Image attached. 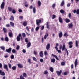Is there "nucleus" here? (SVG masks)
<instances>
[{
    "mask_svg": "<svg viewBox=\"0 0 79 79\" xmlns=\"http://www.w3.org/2000/svg\"><path fill=\"white\" fill-rule=\"evenodd\" d=\"M40 55L41 57H43L44 56V54H43V52L41 51L40 52Z\"/></svg>",
    "mask_w": 79,
    "mask_h": 79,
    "instance_id": "obj_15",
    "label": "nucleus"
},
{
    "mask_svg": "<svg viewBox=\"0 0 79 79\" xmlns=\"http://www.w3.org/2000/svg\"><path fill=\"white\" fill-rule=\"evenodd\" d=\"M68 16H69V18H71V13H69V14Z\"/></svg>",
    "mask_w": 79,
    "mask_h": 79,
    "instance_id": "obj_52",
    "label": "nucleus"
},
{
    "mask_svg": "<svg viewBox=\"0 0 79 79\" xmlns=\"http://www.w3.org/2000/svg\"><path fill=\"white\" fill-rule=\"evenodd\" d=\"M22 52L24 53H25L26 52V50H25V49H23L22 50Z\"/></svg>",
    "mask_w": 79,
    "mask_h": 79,
    "instance_id": "obj_61",
    "label": "nucleus"
},
{
    "mask_svg": "<svg viewBox=\"0 0 79 79\" xmlns=\"http://www.w3.org/2000/svg\"><path fill=\"white\" fill-rule=\"evenodd\" d=\"M56 51H57L58 52V53H61V50H58V48H56Z\"/></svg>",
    "mask_w": 79,
    "mask_h": 79,
    "instance_id": "obj_28",
    "label": "nucleus"
},
{
    "mask_svg": "<svg viewBox=\"0 0 79 79\" xmlns=\"http://www.w3.org/2000/svg\"><path fill=\"white\" fill-rule=\"evenodd\" d=\"M8 34L9 37H13V33H12V32L11 31L10 32H9Z\"/></svg>",
    "mask_w": 79,
    "mask_h": 79,
    "instance_id": "obj_12",
    "label": "nucleus"
},
{
    "mask_svg": "<svg viewBox=\"0 0 79 79\" xmlns=\"http://www.w3.org/2000/svg\"><path fill=\"white\" fill-rule=\"evenodd\" d=\"M17 65L18 67L20 68H23V65L21 64H18Z\"/></svg>",
    "mask_w": 79,
    "mask_h": 79,
    "instance_id": "obj_11",
    "label": "nucleus"
},
{
    "mask_svg": "<svg viewBox=\"0 0 79 79\" xmlns=\"http://www.w3.org/2000/svg\"><path fill=\"white\" fill-rule=\"evenodd\" d=\"M39 27H37L36 28H35V30L36 31H37L39 29Z\"/></svg>",
    "mask_w": 79,
    "mask_h": 79,
    "instance_id": "obj_51",
    "label": "nucleus"
},
{
    "mask_svg": "<svg viewBox=\"0 0 79 79\" xmlns=\"http://www.w3.org/2000/svg\"><path fill=\"white\" fill-rule=\"evenodd\" d=\"M33 60L35 61H37V59L34 57H33Z\"/></svg>",
    "mask_w": 79,
    "mask_h": 79,
    "instance_id": "obj_46",
    "label": "nucleus"
},
{
    "mask_svg": "<svg viewBox=\"0 0 79 79\" xmlns=\"http://www.w3.org/2000/svg\"><path fill=\"white\" fill-rule=\"evenodd\" d=\"M64 1L63 0L61 2L60 5L61 6H64Z\"/></svg>",
    "mask_w": 79,
    "mask_h": 79,
    "instance_id": "obj_20",
    "label": "nucleus"
},
{
    "mask_svg": "<svg viewBox=\"0 0 79 79\" xmlns=\"http://www.w3.org/2000/svg\"><path fill=\"white\" fill-rule=\"evenodd\" d=\"M73 25L72 23H69L68 25V26H69V29H70V28H71V27H73Z\"/></svg>",
    "mask_w": 79,
    "mask_h": 79,
    "instance_id": "obj_14",
    "label": "nucleus"
},
{
    "mask_svg": "<svg viewBox=\"0 0 79 79\" xmlns=\"http://www.w3.org/2000/svg\"><path fill=\"white\" fill-rule=\"evenodd\" d=\"M12 69L13 70H16V67L14 66L12 67Z\"/></svg>",
    "mask_w": 79,
    "mask_h": 79,
    "instance_id": "obj_43",
    "label": "nucleus"
},
{
    "mask_svg": "<svg viewBox=\"0 0 79 79\" xmlns=\"http://www.w3.org/2000/svg\"><path fill=\"white\" fill-rule=\"evenodd\" d=\"M56 17V15H52V19H55Z\"/></svg>",
    "mask_w": 79,
    "mask_h": 79,
    "instance_id": "obj_47",
    "label": "nucleus"
},
{
    "mask_svg": "<svg viewBox=\"0 0 79 79\" xmlns=\"http://www.w3.org/2000/svg\"><path fill=\"white\" fill-rule=\"evenodd\" d=\"M40 62L42 63V62L44 61V59H40Z\"/></svg>",
    "mask_w": 79,
    "mask_h": 79,
    "instance_id": "obj_63",
    "label": "nucleus"
},
{
    "mask_svg": "<svg viewBox=\"0 0 79 79\" xmlns=\"http://www.w3.org/2000/svg\"><path fill=\"white\" fill-rule=\"evenodd\" d=\"M12 53H16V50H15V49H13L12 50Z\"/></svg>",
    "mask_w": 79,
    "mask_h": 79,
    "instance_id": "obj_35",
    "label": "nucleus"
},
{
    "mask_svg": "<svg viewBox=\"0 0 79 79\" xmlns=\"http://www.w3.org/2000/svg\"><path fill=\"white\" fill-rule=\"evenodd\" d=\"M64 37H66V38L68 36V34H67V33H65L64 34Z\"/></svg>",
    "mask_w": 79,
    "mask_h": 79,
    "instance_id": "obj_38",
    "label": "nucleus"
},
{
    "mask_svg": "<svg viewBox=\"0 0 79 79\" xmlns=\"http://www.w3.org/2000/svg\"><path fill=\"white\" fill-rule=\"evenodd\" d=\"M50 44L48 43L46 45V48L47 50H48L50 49Z\"/></svg>",
    "mask_w": 79,
    "mask_h": 79,
    "instance_id": "obj_6",
    "label": "nucleus"
},
{
    "mask_svg": "<svg viewBox=\"0 0 79 79\" xmlns=\"http://www.w3.org/2000/svg\"><path fill=\"white\" fill-rule=\"evenodd\" d=\"M23 76L24 77H26V74L25 73H23Z\"/></svg>",
    "mask_w": 79,
    "mask_h": 79,
    "instance_id": "obj_55",
    "label": "nucleus"
},
{
    "mask_svg": "<svg viewBox=\"0 0 79 79\" xmlns=\"http://www.w3.org/2000/svg\"><path fill=\"white\" fill-rule=\"evenodd\" d=\"M10 24L11 26H12V27H15V25L14 24V23H13V22H10Z\"/></svg>",
    "mask_w": 79,
    "mask_h": 79,
    "instance_id": "obj_24",
    "label": "nucleus"
},
{
    "mask_svg": "<svg viewBox=\"0 0 79 79\" xmlns=\"http://www.w3.org/2000/svg\"><path fill=\"white\" fill-rule=\"evenodd\" d=\"M10 19L11 21H14V17L13 15H12L10 17Z\"/></svg>",
    "mask_w": 79,
    "mask_h": 79,
    "instance_id": "obj_19",
    "label": "nucleus"
},
{
    "mask_svg": "<svg viewBox=\"0 0 79 79\" xmlns=\"http://www.w3.org/2000/svg\"><path fill=\"white\" fill-rule=\"evenodd\" d=\"M0 48L3 50H5V47H4V46L0 47Z\"/></svg>",
    "mask_w": 79,
    "mask_h": 79,
    "instance_id": "obj_39",
    "label": "nucleus"
},
{
    "mask_svg": "<svg viewBox=\"0 0 79 79\" xmlns=\"http://www.w3.org/2000/svg\"><path fill=\"white\" fill-rule=\"evenodd\" d=\"M5 2H3L1 5V9H3L4 7H5Z\"/></svg>",
    "mask_w": 79,
    "mask_h": 79,
    "instance_id": "obj_5",
    "label": "nucleus"
},
{
    "mask_svg": "<svg viewBox=\"0 0 79 79\" xmlns=\"http://www.w3.org/2000/svg\"><path fill=\"white\" fill-rule=\"evenodd\" d=\"M9 67V68H11V65L10 64H8Z\"/></svg>",
    "mask_w": 79,
    "mask_h": 79,
    "instance_id": "obj_58",
    "label": "nucleus"
},
{
    "mask_svg": "<svg viewBox=\"0 0 79 79\" xmlns=\"http://www.w3.org/2000/svg\"><path fill=\"white\" fill-rule=\"evenodd\" d=\"M72 44H73V43L72 41H70L69 42V45H72Z\"/></svg>",
    "mask_w": 79,
    "mask_h": 79,
    "instance_id": "obj_44",
    "label": "nucleus"
},
{
    "mask_svg": "<svg viewBox=\"0 0 79 79\" xmlns=\"http://www.w3.org/2000/svg\"><path fill=\"white\" fill-rule=\"evenodd\" d=\"M59 44H58V43H56V47H55V49H56V48H58V47H58V46Z\"/></svg>",
    "mask_w": 79,
    "mask_h": 79,
    "instance_id": "obj_60",
    "label": "nucleus"
},
{
    "mask_svg": "<svg viewBox=\"0 0 79 79\" xmlns=\"http://www.w3.org/2000/svg\"><path fill=\"white\" fill-rule=\"evenodd\" d=\"M60 13H64V12H65V11L63 10V9H61L60 10Z\"/></svg>",
    "mask_w": 79,
    "mask_h": 79,
    "instance_id": "obj_27",
    "label": "nucleus"
},
{
    "mask_svg": "<svg viewBox=\"0 0 79 79\" xmlns=\"http://www.w3.org/2000/svg\"><path fill=\"white\" fill-rule=\"evenodd\" d=\"M55 59H52L51 60V61L52 63H55Z\"/></svg>",
    "mask_w": 79,
    "mask_h": 79,
    "instance_id": "obj_29",
    "label": "nucleus"
},
{
    "mask_svg": "<svg viewBox=\"0 0 79 79\" xmlns=\"http://www.w3.org/2000/svg\"><path fill=\"white\" fill-rule=\"evenodd\" d=\"M16 50H19V46L18 45L16 48Z\"/></svg>",
    "mask_w": 79,
    "mask_h": 79,
    "instance_id": "obj_56",
    "label": "nucleus"
},
{
    "mask_svg": "<svg viewBox=\"0 0 79 79\" xmlns=\"http://www.w3.org/2000/svg\"><path fill=\"white\" fill-rule=\"evenodd\" d=\"M12 13H13L15 14L16 13V11L15 10V9H13L12 10Z\"/></svg>",
    "mask_w": 79,
    "mask_h": 79,
    "instance_id": "obj_62",
    "label": "nucleus"
},
{
    "mask_svg": "<svg viewBox=\"0 0 79 79\" xmlns=\"http://www.w3.org/2000/svg\"><path fill=\"white\" fill-rule=\"evenodd\" d=\"M36 24L38 26H40V23H41V20L36 19Z\"/></svg>",
    "mask_w": 79,
    "mask_h": 79,
    "instance_id": "obj_3",
    "label": "nucleus"
},
{
    "mask_svg": "<svg viewBox=\"0 0 79 79\" xmlns=\"http://www.w3.org/2000/svg\"><path fill=\"white\" fill-rule=\"evenodd\" d=\"M23 25L24 26H27V22L25 21L23 22Z\"/></svg>",
    "mask_w": 79,
    "mask_h": 79,
    "instance_id": "obj_16",
    "label": "nucleus"
},
{
    "mask_svg": "<svg viewBox=\"0 0 79 79\" xmlns=\"http://www.w3.org/2000/svg\"><path fill=\"white\" fill-rule=\"evenodd\" d=\"M34 54L35 55H37V52L36 51H34Z\"/></svg>",
    "mask_w": 79,
    "mask_h": 79,
    "instance_id": "obj_48",
    "label": "nucleus"
},
{
    "mask_svg": "<svg viewBox=\"0 0 79 79\" xmlns=\"http://www.w3.org/2000/svg\"><path fill=\"white\" fill-rule=\"evenodd\" d=\"M59 37L60 38H61V37H62V36H63V33H62V32H60L59 33Z\"/></svg>",
    "mask_w": 79,
    "mask_h": 79,
    "instance_id": "obj_22",
    "label": "nucleus"
},
{
    "mask_svg": "<svg viewBox=\"0 0 79 79\" xmlns=\"http://www.w3.org/2000/svg\"><path fill=\"white\" fill-rule=\"evenodd\" d=\"M76 13H77V15H79V9H77V10Z\"/></svg>",
    "mask_w": 79,
    "mask_h": 79,
    "instance_id": "obj_59",
    "label": "nucleus"
},
{
    "mask_svg": "<svg viewBox=\"0 0 79 79\" xmlns=\"http://www.w3.org/2000/svg\"><path fill=\"white\" fill-rule=\"evenodd\" d=\"M49 70L51 72H53L54 70L53 68L52 67H51L49 68Z\"/></svg>",
    "mask_w": 79,
    "mask_h": 79,
    "instance_id": "obj_21",
    "label": "nucleus"
},
{
    "mask_svg": "<svg viewBox=\"0 0 79 79\" xmlns=\"http://www.w3.org/2000/svg\"><path fill=\"white\" fill-rule=\"evenodd\" d=\"M75 45L77 47H78V41H77V40L76 41Z\"/></svg>",
    "mask_w": 79,
    "mask_h": 79,
    "instance_id": "obj_31",
    "label": "nucleus"
},
{
    "mask_svg": "<svg viewBox=\"0 0 79 79\" xmlns=\"http://www.w3.org/2000/svg\"><path fill=\"white\" fill-rule=\"evenodd\" d=\"M22 35L23 37H26V34L24 33H23L22 34Z\"/></svg>",
    "mask_w": 79,
    "mask_h": 79,
    "instance_id": "obj_40",
    "label": "nucleus"
},
{
    "mask_svg": "<svg viewBox=\"0 0 79 79\" xmlns=\"http://www.w3.org/2000/svg\"><path fill=\"white\" fill-rule=\"evenodd\" d=\"M3 68L4 69H6L7 71H9V69H8V65L6 64H3Z\"/></svg>",
    "mask_w": 79,
    "mask_h": 79,
    "instance_id": "obj_2",
    "label": "nucleus"
},
{
    "mask_svg": "<svg viewBox=\"0 0 79 79\" xmlns=\"http://www.w3.org/2000/svg\"><path fill=\"white\" fill-rule=\"evenodd\" d=\"M47 36H48V33H46V35H45L44 36V39H47Z\"/></svg>",
    "mask_w": 79,
    "mask_h": 79,
    "instance_id": "obj_26",
    "label": "nucleus"
},
{
    "mask_svg": "<svg viewBox=\"0 0 79 79\" xmlns=\"http://www.w3.org/2000/svg\"><path fill=\"white\" fill-rule=\"evenodd\" d=\"M18 11L19 12V13H22L23 12V11L21 9H19L18 10Z\"/></svg>",
    "mask_w": 79,
    "mask_h": 79,
    "instance_id": "obj_54",
    "label": "nucleus"
},
{
    "mask_svg": "<svg viewBox=\"0 0 79 79\" xmlns=\"http://www.w3.org/2000/svg\"><path fill=\"white\" fill-rule=\"evenodd\" d=\"M38 4L39 6H40L41 5V2H40V1H38Z\"/></svg>",
    "mask_w": 79,
    "mask_h": 79,
    "instance_id": "obj_32",
    "label": "nucleus"
},
{
    "mask_svg": "<svg viewBox=\"0 0 79 79\" xmlns=\"http://www.w3.org/2000/svg\"><path fill=\"white\" fill-rule=\"evenodd\" d=\"M44 54L45 55H48V54L47 53V51H45L44 52Z\"/></svg>",
    "mask_w": 79,
    "mask_h": 79,
    "instance_id": "obj_33",
    "label": "nucleus"
},
{
    "mask_svg": "<svg viewBox=\"0 0 79 79\" xmlns=\"http://www.w3.org/2000/svg\"><path fill=\"white\" fill-rule=\"evenodd\" d=\"M65 20L66 21V23H67L70 22V20H69L68 19H65Z\"/></svg>",
    "mask_w": 79,
    "mask_h": 79,
    "instance_id": "obj_25",
    "label": "nucleus"
},
{
    "mask_svg": "<svg viewBox=\"0 0 79 79\" xmlns=\"http://www.w3.org/2000/svg\"><path fill=\"white\" fill-rule=\"evenodd\" d=\"M11 48H10L8 49H6V51L7 53H10L11 51Z\"/></svg>",
    "mask_w": 79,
    "mask_h": 79,
    "instance_id": "obj_8",
    "label": "nucleus"
},
{
    "mask_svg": "<svg viewBox=\"0 0 79 79\" xmlns=\"http://www.w3.org/2000/svg\"><path fill=\"white\" fill-rule=\"evenodd\" d=\"M67 51V48H66L65 45L63 44L62 46V51Z\"/></svg>",
    "mask_w": 79,
    "mask_h": 79,
    "instance_id": "obj_4",
    "label": "nucleus"
},
{
    "mask_svg": "<svg viewBox=\"0 0 79 79\" xmlns=\"http://www.w3.org/2000/svg\"><path fill=\"white\" fill-rule=\"evenodd\" d=\"M14 55H11V56H10V58L11 59H13L14 58Z\"/></svg>",
    "mask_w": 79,
    "mask_h": 79,
    "instance_id": "obj_49",
    "label": "nucleus"
},
{
    "mask_svg": "<svg viewBox=\"0 0 79 79\" xmlns=\"http://www.w3.org/2000/svg\"><path fill=\"white\" fill-rule=\"evenodd\" d=\"M8 9L10 11H12V8L11 7H8Z\"/></svg>",
    "mask_w": 79,
    "mask_h": 79,
    "instance_id": "obj_36",
    "label": "nucleus"
},
{
    "mask_svg": "<svg viewBox=\"0 0 79 79\" xmlns=\"http://www.w3.org/2000/svg\"><path fill=\"white\" fill-rule=\"evenodd\" d=\"M33 13H35V12H36V9L35 7H34L33 8Z\"/></svg>",
    "mask_w": 79,
    "mask_h": 79,
    "instance_id": "obj_23",
    "label": "nucleus"
},
{
    "mask_svg": "<svg viewBox=\"0 0 79 79\" xmlns=\"http://www.w3.org/2000/svg\"><path fill=\"white\" fill-rule=\"evenodd\" d=\"M5 40L6 41V42H8V38L7 37H6L5 38Z\"/></svg>",
    "mask_w": 79,
    "mask_h": 79,
    "instance_id": "obj_42",
    "label": "nucleus"
},
{
    "mask_svg": "<svg viewBox=\"0 0 79 79\" xmlns=\"http://www.w3.org/2000/svg\"><path fill=\"white\" fill-rule=\"evenodd\" d=\"M59 22L61 23H63V19L60 17H59Z\"/></svg>",
    "mask_w": 79,
    "mask_h": 79,
    "instance_id": "obj_18",
    "label": "nucleus"
},
{
    "mask_svg": "<svg viewBox=\"0 0 79 79\" xmlns=\"http://www.w3.org/2000/svg\"><path fill=\"white\" fill-rule=\"evenodd\" d=\"M61 73H62V71L61 70H60V71H56V73L58 76H60V74H61Z\"/></svg>",
    "mask_w": 79,
    "mask_h": 79,
    "instance_id": "obj_7",
    "label": "nucleus"
},
{
    "mask_svg": "<svg viewBox=\"0 0 79 79\" xmlns=\"http://www.w3.org/2000/svg\"><path fill=\"white\" fill-rule=\"evenodd\" d=\"M48 74V71L47 70H46L44 71V74Z\"/></svg>",
    "mask_w": 79,
    "mask_h": 79,
    "instance_id": "obj_45",
    "label": "nucleus"
},
{
    "mask_svg": "<svg viewBox=\"0 0 79 79\" xmlns=\"http://www.w3.org/2000/svg\"><path fill=\"white\" fill-rule=\"evenodd\" d=\"M74 64H75V67L76 68V66H77V59L75 60Z\"/></svg>",
    "mask_w": 79,
    "mask_h": 79,
    "instance_id": "obj_9",
    "label": "nucleus"
},
{
    "mask_svg": "<svg viewBox=\"0 0 79 79\" xmlns=\"http://www.w3.org/2000/svg\"><path fill=\"white\" fill-rule=\"evenodd\" d=\"M3 31H4V32H5V33H6L7 32L6 29L5 28L3 27Z\"/></svg>",
    "mask_w": 79,
    "mask_h": 79,
    "instance_id": "obj_34",
    "label": "nucleus"
},
{
    "mask_svg": "<svg viewBox=\"0 0 79 79\" xmlns=\"http://www.w3.org/2000/svg\"><path fill=\"white\" fill-rule=\"evenodd\" d=\"M31 45V42H30L28 43L27 44V48H29L30 47Z\"/></svg>",
    "mask_w": 79,
    "mask_h": 79,
    "instance_id": "obj_17",
    "label": "nucleus"
},
{
    "mask_svg": "<svg viewBox=\"0 0 79 79\" xmlns=\"http://www.w3.org/2000/svg\"><path fill=\"white\" fill-rule=\"evenodd\" d=\"M52 56H53L56 59V60H59V59H58V56H57L56 55H55L53 54H52Z\"/></svg>",
    "mask_w": 79,
    "mask_h": 79,
    "instance_id": "obj_10",
    "label": "nucleus"
},
{
    "mask_svg": "<svg viewBox=\"0 0 79 79\" xmlns=\"http://www.w3.org/2000/svg\"><path fill=\"white\" fill-rule=\"evenodd\" d=\"M0 74L2 76H5V74L3 72H2V70H0Z\"/></svg>",
    "mask_w": 79,
    "mask_h": 79,
    "instance_id": "obj_13",
    "label": "nucleus"
},
{
    "mask_svg": "<svg viewBox=\"0 0 79 79\" xmlns=\"http://www.w3.org/2000/svg\"><path fill=\"white\" fill-rule=\"evenodd\" d=\"M61 64L62 66H64L65 64V62H62L61 63Z\"/></svg>",
    "mask_w": 79,
    "mask_h": 79,
    "instance_id": "obj_41",
    "label": "nucleus"
},
{
    "mask_svg": "<svg viewBox=\"0 0 79 79\" xmlns=\"http://www.w3.org/2000/svg\"><path fill=\"white\" fill-rule=\"evenodd\" d=\"M59 49L61 50V49H62V45L61 44H60L59 46Z\"/></svg>",
    "mask_w": 79,
    "mask_h": 79,
    "instance_id": "obj_37",
    "label": "nucleus"
},
{
    "mask_svg": "<svg viewBox=\"0 0 79 79\" xmlns=\"http://www.w3.org/2000/svg\"><path fill=\"white\" fill-rule=\"evenodd\" d=\"M26 29H27V31H29V27H26Z\"/></svg>",
    "mask_w": 79,
    "mask_h": 79,
    "instance_id": "obj_57",
    "label": "nucleus"
},
{
    "mask_svg": "<svg viewBox=\"0 0 79 79\" xmlns=\"http://www.w3.org/2000/svg\"><path fill=\"white\" fill-rule=\"evenodd\" d=\"M55 5L56 4H53L52 6V7L53 8H55Z\"/></svg>",
    "mask_w": 79,
    "mask_h": 79,
    "instance_id": "obj_50",
    "label": "nucleus"
},
{
    "mask_svg": "<svg viewBox=\"0 0 79 79\" xmlns=\"http://www.w3.org/2000/svg\"><path fill=\"white\" fill-rule=\"evenodd\" d=\"M21 34H19L18 35V36L17 37V40L18 41V42H19V41H20V40H21Z\"/></svg>",
    "mask_w": 79,
    "mask_h": 79,
    "instance_id": "obj_1",
    "label": "nucleus"
},
{
    "mask_svg": "<svg viewBox=\"0 0 79 79\" xmlns=\"http://www.w3.org/2000/svg\"><path fill=\"white\" fill-rule=\"evenodd\" d=\"M19 19H23V16H19Z\"/></svg>",
    "mask_w": 79,
    "mask_h": 79,
    "instance_id": "obj_53",
    "label": "nucleus"
},
{
    "mask_svg": "<svg viewBox=\"0 0 79 79\" xmlns=\"http://www.w3.org/2000/svg\"><path fill=\"white\" fill-rule=\"evenodd\" d=\"M6 27H8L10 26V24H7L6 25Z\"/></svg>",
    "mask_w": 79,
    "mask_h": 79,
    "instance_id": "obj_64",
    "label": "nucleus"
},
{
    "mask_svg": "<svg viewBox=\"0 0 79 79\" xmlns=\"http://www.w3.org/2000/svg\"><path fill=\"white\" fill-rule=\"evenodd\" d=\"M46 26L47 29L49 28V24H48V22L46 23Z\"/></svg>",
    "mask_w": 79,
    "mask_h": 79,
    "instance_id": "obj_30",
    "label": "nucleus"
}]
</instances>
